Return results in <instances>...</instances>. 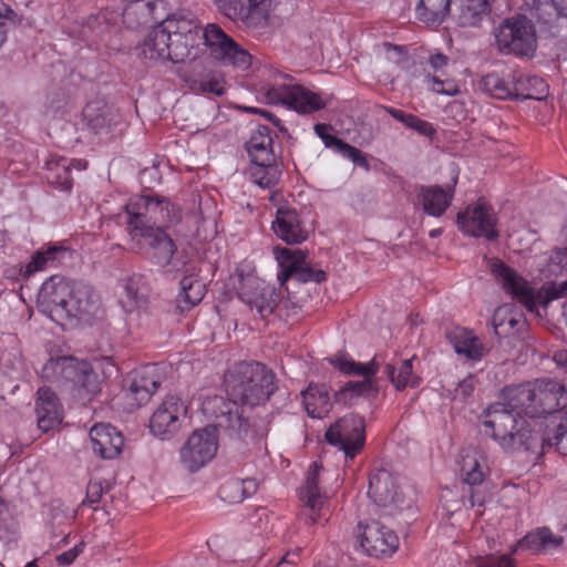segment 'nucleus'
<instances>
[{
    "label": "nucleus",
    "instance_id": "nucleus-1",
    "mask_svg": "<svg viewBox=\"0 0 567 567\" xmlns=\"http://www.w3.org/2000/svg\"><path fill=\"white\" fill-rule=\"evenodd\" d=\"M224 384L228 400L210 398L204 402V411L217 420L226 434L247 436V424L238 404L250 408L265 404L277 390L276 375L260 362L241 361L227 371Z\"/></svg>",
    "mask_w": 567,
    "mask_h": 567
},
{
    "label": "nucleus",
    "instance_id": "nucleus-2",
    "mask_svg": "<svg viewBox=\"0 0 567 567\" xmlns=\"http://www.w3.org/2000/svg\"><path fill=\"white\" fill-rule=\"evenodd\" d=\"M483 425L485 433L505 451L544 452L547 441L544 421L528 419L520 410L511 409L508 399L503 394L501 401L485 410Z\"/></svg>",
    "mask_w": 567,
    "mask_h": 567
},
{
    "label": "nucleus",
    "instance_id": "nucleus-3",
    "mask_svg": "<svg viewBox=\"0 0 567 567\" xmlns=\"http://www.w3.org/2000/svg\"><path fill=\"white\" fill-rule=\"evenodd\" d=\"M37 305L52 320L78 318L86 321L99 310L91 286L59 275L51 276L42 284Z\"/></svg>",
    "mask_w": 567,
    "mask_h": 567
},
{
    "label": "nucleus",
    "instance_id": "nucleus-4",
    "mask_svg": "<svg viewBox=\"0 0 567 567\" xmlns=\"http://www.w3.org/2000/svg\"><path fill=\"white\" fill-rule=\"evenodd\" d=\"M511 409L520 410L528 419L543 421L542 417L554 414L567 405V392L564 385L553 379H539L524 384L503 389Z\"/></svg>",
    "mask_w": 567,
    "mask_h": 567
},
{
    "label": "nucleus",
    "instance_id": "nucleus-5",
    "mask_svg": "<svg viewBox=\"0 0 567 567\" xmlns=\"http://www.w3.org/2000/svg\"><path fill=\"white\" fill-rule=\"evenodd\" d=\"M41 375L47 381L69 390L83 404L101 391L99 375L91 363L73 357L51 358L43 365Z\"/></svg>",
    "mask_w": 567,
    "mask_h": 567
},
{
    "label": "nucleus",
    "instance_id": "nucleus-6",
    "mask_svg": "<svg viewBox=\"0 0 567 567\" xmlns=\"http://www.w3.org/2000/svg\"><path fill=\"white\" fill-rule=\"evenodd\" d=\"M291 78L277 73L272 83H265L260 91L268 103L282 104L300 114H311L323 110L329 99L320 93L312 92L299 84H291Z\"/></svg>",
    "mask_w": 567,
    "mask_h": 567
},
{
    "label": "nucleus",
    "instance_id": "nucleus-7",
    "mask_svg": "<svg viewBox=\"0 0 567 567\" xmlns=\"http://www.w3.org/2000/svg\"><path fill=\"white\" fill-rule=\"evenodd\" d=\"M497 50L505 55L532 59L537 50L535 24L526 16L504 19L494 30Z\"/></svg>",
    "mask_w": 567,
    "mask_h": 567
},
{
    "label": "nucleus",
    "instance_id": "nucleus-8",
    "mask_svg": "<svg viewBox=\"0 0 567 567\" xmlns=\"http://www.w3.org/2000/svg\"><path fill=\"white\" fill-rule=\"evenodd\" d=\"M215 422H217L216 419ZM218 429L223 430L215 423V425L195 430L182 445L179 460L188 472H197L215 457L218 450Z\"/></svg>",
    "mask_w": 567,
    "mask_h": 567
},
{
    "label": "nucleus",
    "instance_id": "nucleus-9",
    "mask_svg": "<svg viewBox=\"0 0 567 567\" xmlns=\"http://www.w3.org/2000/svg\"><path fill=\"white\" fill-rule=\"evenodd\" d=\"M238 297L250 309H256L261 318L270 316L276 310L281 313L287 308V301L281 298L275 287L266 285L252 275L239 277Z\"/></svg>",
    "mask_w": 567,
    "mask_h": 567
},
{
    "label": "nucleus",
    "instance_id": "nucleus-10",
    "mask_svg": "<svg viewBox=\"0 0 567 567\" xmlns=\"http://www.w3.org/2000/svg\"><path fill=\"white\" fill-rule=\"evenodd\" d=\"M324 436L329 444L343 451L346 458L353 460L364 446V417L354 413L347 414L331 424Z\"/></svg>",
    "mask_w": 567,
    "mask_h": 567
},
{
    "label": "nucleus",
    "instance_id": "nucleus-11",
    "mask_svg": "<svg viewBox=\"0 0 567 567\" xmlns=\"http://www.w3.org/2000/svg\"><path fill=\"white\" fill-rule=\"evenodd\" d=\"M203 41L204 50L207 49L215 60L225 65H234L245 70L251 63V55L217 24H207L203 30Z\"/></svg>",
    "mask_w": 567,
    "mask_h": 567
},
{
    "label": "nucleus",
    "instance_id": "nucleus-12",
    "mask_svg": "<svg viewBox=\"0 0 567 567\" xmlns=\"http://www.w3.org/2000/svg\"><path fill=\"white\" fill-rule=\"evenodd\" d=\"M330 363L346 374L363 377L362 381H349L344 386L337 391L334 393L337 402L347 404L355 396H369L374 392L370 379L378 372L380 367V363L375 358L369 363H359L348 358L338 357L330 359Z\"/></svg>",
    "mask_w": 567,
    "mask_h": 567
},
{
    "label": "nucleus",
    "instance_id": "nucleus-13",
    "mask_svg": "<svg viewBox=\"0 0 567 567\" xmlns=\"http://www.w3.org/2000/svg\"><path fill=\"white\" fill-rule=\"evenodd\" d=\"M187 416V405L175 394H168L158 404L150 419V432L164 441L174 437Z\"/></svg>",
    "mask_w": 567,
    "mask_h": 567
},
{
    "label": "nucleus",
    "instance_id": "nucleus-14",
    "mask_svg": "<svg viewBox=\"0 0 567 567\" xmlns=\"http://www.w3.org/2000/svg\"><path fill=\"white\" fill-rule=\"evenodd\" d=\"M456 223L458 229L472 237H483L487 240H495L499 234L496 229L497 217L492 206L483 199L466 206L457 214Z\"/></svg>",
    "mask_w": 567,
    "mask_h": 567
},
{
    "label": "nucleus",
    "instance_id": "nucleus-15",
    "mask_svg": "<svg viewBox=\"0 0 567 567\" xmlns=\"http://www.w3.org/2000/svg\"><path fill=\"white\" fill-rule=\"evenodd\" d=\"M218 10L233 21L248 28H264L268 24L274 0H213Z\"/></svg>",
    "mask_w": 567,
    "mask_h": 567
},
{
    "label": "nucleus",
    "instance_id": "nucleus-16",
    "mask_svg": "<svg viewBox=\"0 0 567 567\" xmlns=\"http://www.w3.org/2000/svg\"><path fill=\"white\" fill-rule=\"evenodd\" d=\"M274 255L279 264L280 271L278 279L284 285L288 279L293 278L299 282H323L327 275L321 269H313L306 261L301 250H292L285 247H275Z\"/></svg>",
    "mask_w": 567,
    "mask_h": 567
},
{
    "label": "nucleus",
    "instance_id": "nucleus-17",
    "mask_svg": "<svg viewBox=\"0 0 567 567\" xmlns=\"http://www.w3.org/2000/svg\"><path fill=\"white\" fill-rule=\"evenodd\" d=\"M368 495L377 506L383 508L386 515L401 512L405 504L395 477L383 468L370 474Z\"/></svg>",
    "mask_w": 567,
    "mask_h": 567
},
{
    "label": "nucleus",
    "instance_id": "nucleus-18",
    "mask_svg": "<svg viewBox=\"0 0 567 567\" xmlns=\"http://www.w3.org/2000/svg\"><path fill=\"white\" fill-rule=\"evenodd\" d=\"M360 546L373 557L391 556L399 547L398 535L379 520L358 525Z\"/></svg>",
    "mask_w": 567,
    "mask_h": 567
},
{
    "label": "nucleus",
    "instance_id": "nucleus-19",
    "mask_svg": "<svg viewBox=\"0 0 567 567\" xmlns=\"http://www.w3.org/2000/svg\"><path fill=\"white\" fill-rule=\"evenodd\" d=\"M488 267L506 293L517 299L528 311L533 312L536 309L537 300L534 289L525 278L499 259L488 260Z\"/></svg>",
    "mask_w": 567,
    "mask_h": 567
},
{
    "label": "nucleus",
    "instance_id": "nucleus-20",
    "mask_svg": "<svg viewBox=\"0 0 567 567\" xmlns=\"http://www.w3.org/2000/svg\"><path fill=\"white\" fill-rule=\"evenodd\" d=\"M132 238H140L143 240L144 247L146 248V255L153 264L162 268H166L173 262V257L177 252V247L163 227H135V235H133Z\"/></svg>",
    "mask_w": 567,
    "mask_h": 567
},
{
    "label": "nucleus",
    "instance_id": "nucleus-21",
    "mask_svg": "<svg viewBox=\"0 0 567 567\" xmlns=\"http://www.w3.org/2000/svg\"><path fill=\"white\" fill-rule=\"evenodd\" d=\"M322 468L318 463H312L308 470L305 484L299 489V499L302 504L299 519L306 525H315L320 516V511L326 503V496L318 485L319 472Z\"/></svg>",
    "mask_w": 567,
    "mask_h": 567
},
{
    "label": "nucleus",
    "instance_id": "nucleus-22",
    "mask_svg": "<svg viewBox=\"0 0 567 567\" xmlns=\"http://www.w3.org/2000/svg\"><path fill=\"white\" fill-rule=\"evenodd\" d=\"M175 13L164 16L148 33L142 45L146 59L169 61L173 34H176Z\"/></svg>",
    "mask_w": 567,
    "mask_h": 567
},
{
    "label": "nucleus",
    "instance_id": "nucleus-23",
    "mask_svg": "<svg viewBox=\"0 0 567 567\" xmlns=\"http://www.w3.org/2000/svg\"><path fill=\"white\" fill-rule=\"evenodd\" d=\"M271 228L277 237L289 245H296L308 238V230L305 228L298 212L288 206L279 207Z\"/></svg>",
    "mask_w": 567,
    "mask_h": 567
},
{
    "label": "nucleus",
    "instance_id": "nucleus-24",
    "mask_svg": "<svg viewBox=\"0 0 567 567\" xmlns=\"http://www.w3.org/2000/svg\"><path fill=\"white\" fill-rule=\"evenodd\" d=\"M90 442L94 454L104 460L116 458L124 446V436L111 424H95L90 430Z\"/></svg>",
    "mask_w": 567,
    "mask_h": 567
},
{
    "label": "nucleus",
    "instance_id": "nucleus-25",
    "mask_svg": "<svg viewBox=\"0 0 567 567\" xmlns=\"http://www.w3.org/2000/svg\"><path fill=\"white\" fill-rule=\"evenodd\" d=\"M164 374L156 364H148L133 372L128 392L137 405L145 404L157 391Z\"/></svg>",
    "mask_w": 567,
    "mask_h": 567
},
{
    "label": "nucleus",
    "instance_id": "nucleus-26",
    "mask_svg": "<svg viewBox=\"0 0 567 567\" xmlns=\"http://www.w3.org/2000/svg\"><path fill=\"white\" fill-rule=\"evenodd\" d=\"M164 0H132L124 8L122 20L128 28H137L150 21L163 19L166 11Z\"/></svg>",
    "mask_w": 567,
    "mask_h": 567
},
{
    "label": "nucleus",
    "instance_id": "nucleus-27",
    "mask_svg": "<svg viewBox=\"0 0 567 567\" xmlns=\"http://www.w3.org/2000/svg\"><path fill=\"white\" fill-rule=\"evenodd\" d=\"M456 178L452 185L442 187L439 185L420 186L417 189V199L425 214L433 217H441L450 207L453 196Z\"/></svg>",
    "mask_w": 567,
    "mask_h": 567
},
{
    "label": "nucleus",
    "instance_id": "nucleus-28",
    "mask_svg": "<svg viewBox=\"0 0 567 567\" xmlns=\"http://www.w3.org/2000/svg\"><path fill=\"white\" fill-rule=\"evenodd\" d=\"M35 412L38 426L42 432L54 429L63 419L62 405L56 394L47 386H42L38 390Z\"/></svg>",
    "mask_w": 567,
    "mask_h": 567
},
{
    "label": "nucleus",
    "instance_id": "nucleus-29",
    "mask_svg": "<svg viewBox=\"0 0 567 567\" xmlns=\"http://www.w3.org/2000/svg\"><path fill=\"white\" fill-rule=\"evenodd\" d=\"M446 339L452 344L458 355H463L471 361H480L485 353L484 346L473 331L454 327L446 331Z\"/></svg>",
    "mask_w": 567,
    "mask_h": 567
},
{
    "label": "nucleus",
    "instance_id": "nucleus-30",
    "mask_svg": "<svg viewBox=\"0 0 567 567\" xmlns=\"http://www.w3.org/2000/svg\"><path fill=\"white\" fill-rule=\"evenodd\" d=\"M176 34L184 38L186 49L189 50V60H196L204 53L203 30L192 18L189 12H175Z\"/></svg>",
    "mask_w": 567,
    "mask_h": 567
},
{
    "label": "nucleus",
    "instance_id": "nucleus-31",
    "mask_svg": "<svg viewBox=\"0 0 567 567\" xmlns=\"http://www.w3.org/2000/svg\"><path fill=\"white\" fill-rule=\"evenodd\" d=\"M82 114L86 125L95 133L109 132L112 125L117 124V110L103 100L89 102Z\"/></svg>",
    "mask_w": 567,
    "mask_h": 567
},
{
    "label": "nucleus",
    "instance_id": "nucleus-32",
    "mask_svg": "<svg viewBox=\"0 0 567 567\" xmlns=\"http://www.w3.org/2000/svg\"><path fill=\"white\" fill-rule=\"evenodd\" d=\"M514 100L543 101L549 94V85L546 81L532 74H518L513 76Z\"/></svg>",
    "mask_w": 567,
    "mask_h": 567
},
{
    "label": "nucleus",
    "instance_id": "nucleus-33",
    "mask_svg": "<svg viewBox=\"0 0 567 567\" xmlns=\"http://www.w3.org/2000/svg\"><path fill=\"white\" fill-rule=\"evenodd\" d=\"M305 409L309 416L322 419L330 412L332 403L324 384L309 385L302 393Z\"/></svg>",
    "mask_w": 567,
    "mask_h": 567
},
{
    "label": "nucleus",
    "instance_id": "nucleus-34",
    "mask_svg": "<svg viewBox=\"0 0 567 567\" xmlns=\"http://www.w3.org/2000/svg\"><path fill=\"white\" fill-rule=\"evenodd\" d=\"M179 285L181 291L176 298V302L182 311L192 309L203 300L206 288L198 275L194 272L185 275Z\"/></svg>",
    "mask_w": 567,
    "mask_h": 567
},
{
    "label": "nucleus",
    "instance_id": "nucleus-35",
    "mask_svg": "<svg viewBox=\"0 0 567 567\" xmlns=\"http://www.w3.org/2000/svg\"><path fill=\"white\" fill-rule=\"evenodd\" d=\"M247 152L251 158V162L262 161L268 163L269 161H276L272 152V138L270 136V128L265 125H258L257 128L251 133L249 141L247 142Z\"/></svg>",
    "mask_w": 567,
    "mask_h": 567
},
{
    "label": "nucleus",
    "instance_id": "nucleus-36",
    "mask_svg": "<svg viewBox=\"0 0 567 567\" xmlns=\"http://www.w3.org/2000/svg\"><path fill=\"white\" fill-rule=\"evenodd\" d=\"M118 13L110 10H101L96 14L90 16L83 32H90L95 38L105 41L111 34L118 30Z\"/></svg>",
    "mask_w": 567,
    "mask_h": 567
},
{
    "label": "nucleus",
    "instance_id": "nucleus-37",
    "mask_svg": "<svg viewBox=\"0 0 567 567\" xmlns=\"http://www.w3.org/2000/svg\"><path fill=\"white\" fill-rule=\"evenodd\" d=\"M72 165L73 161L66 157L52 156L47 161V181L56 188L70 190L72 188Z\"/></svg>",
    "mask_w": 567,
    "mask_h": 567
},
{
    "label": "nucleus",
    "instance_id": "nucleus-38",
    "mask_svg": "<svg viewBox=\"0 0 567 567\" xmlns=\"http://www.w3.org/2000/svg\"><path fill=\"white\" fill-rule=\"evenodd\" d=\"M148 290L144 275L134 274L130 276L124 282L125 299L123 303L126 310L133 311L142 307L146 302Z\"/></svg>",
    "mask_w": 567,
    "mask_h": 567
},
{
    "label": "nucleus",
    "instance_id": "nucleus-39",
    "mask_svg": "<svg viewBox=\"0 0 567 567\" xmlns=\"http://www.w3.org/2000/svg\"><path fill=\"white\" fill-rule=\"evenodd\" d=\"M258 489L255 478L230 480L219 488L220 497L229 504H238L254 495Z\"/></svg>",
    "mask_w": 567,
    "mask_h": 567
},
{
    "label": "nucleus",
    "instance_id": "nucleus-40",
    "mask_svg": "<svg viewBox=\"0 0 567 567\" xmlns=\"http://www.w3.org/2000/svg\"><path fill=\"white\" fill-rule=\"evenodd\" d=\"M179 219V212L167 198L150 194L146 224L173 223Z\"/></svg>",
    "mask_w": 567,
    "mask_h": 567
},
{
    "label": "nucleus",
    "instance_id": "nucleus-41",
    "mask_svg": "<svg viewBox=\"0 0 567 567\" xmlns=\"http://www.w3.org/2000/svg\"><path fill=\"white\" fill-rule=\"evenodd\" d=\"M450 4L451 0H420L417 18L429 25H437L450 13Z\"/></svg>",
    "mask_w": 567,
    "mask_h": 567
},
{
    "label": "nucleus",
    "instance_id": "nucleus-42",
    "mask_svg": "<svg viewBox=\"0 0 567 567\" xmlns=\"http://www.w3.org/2000/svg\"><path fill=\"white\" fill-rule=\"evenodd\" d=\"M525 326L524 316L509 311L507 307L498 308L494 313L493 328L497 337L509 336L512 331H519Z\"/></svg>",
    "mask_w": 567,
    "mask_h": 567
},
{
    "label": "nucleus",
    "instance_id": "nucleus-43",
    "mask_svg": "<svg viewBox=\"0 0 567 567\" xmlns=\"http://www.w3.org/2000/svg\"><path fill=\"white\" fill-rule=\"evenodd\" d=\"M251 181L262 188H272L279 182L281 171L275 161L268 163L262 161L251 162L249 168Z\"/></svg>",
    "mask_w": 567,
    "mask_h": 567
},
{
    "label": "nucleus",
    "instance_id": "nucleus-44",
    "mask_svg": "<svg viewBox=\"0 0 567 567\" xmlns=\"http://www.w3.org/2000/svg\"><path fill=\"white\" fill-rule=\"evenodd\" d=\"M563 542L564 538L561 536L554 535L549 528L543 527L527 534L523 539H520L517 546L539 551L548 548H557L563 544Z\"/></svg>",
    "mask_w": 567,
    "mask_h": 567
},
{
    "label": "nucleus",
    "instance_id": "nucleus-45",
    "mask_svg": "<svg viewBox=\"0 0 567 567\" xmlns=\"http://www.w3.org/2000/svg\"><path fill=\"white\" fill-rule=\"evenodd\" d=\"M481 91L498 100L514 99L513 80L506 81L497 73H488L478 82Z\"/></svg>",
    "mask_w": 567,
    "mask_h": 567
},
{
    "label": "nucleus",
    "instance_id": "nucleus-46",
    "mask_svg": "<svg viewBox=\"0 0 567 567\" xmlns=\"http://www.w3.org/2000/svg\"><path fill=\"white\" fill-rule=\"evenodd\" d=\"M379 109L389 113L393 118L401 122L406 127L416 131L423 136L432 138L436 133L435 128L430 122L421 120L414 114L405 113L402 110L385 105H380Z\"/></svg>",
    "mask_w": 567,
    "mask_h": 567
},
{
    "label": "nucleus",
    "instance_id": "nucleus-47",
    "mask_svg": "<svg viewBox=\"0 0 567 567\" xmlns=\"http://www.w3.org/2000/svg\"><path fill=\"white\" fill-rule=\"evenodd\" d=\"M65 254V248L62 246H49L45 249H41L35 251L31 260L27 264L23 277L29 278L37 271L43 270L49 262H53L60 258V256Z\"/></svg>",
    "mask_w": 567,
    "mask_h": 567
},
{
    "label": "nucleus",
    "instance_id": "nucleus-48",
    "mask_svg": "<svg viewBox=\"0 0 567 567\" xmlns=\"http://www.w3.org/2000/svg\"><path fill=\"white\" fill-rule=\"evenodd\" d=\"M150 194L141 195L132 198L125 206L128 215V226L131 228V236L135 235V227H150L151 224H146L147 212H148Z\"/></svg>",
    "mask_w": 567,
    "mask_h": 567
},
{
    "label": "nucleus",
    "instance_id": "nucleus-49",
    "mask_svg": "<svg viewBox=\"0 0 567 567\" xmlns=\"http://www.w3.org/2000/svg\"><path fill=\"white\" fill-rule=\"evenodd\" d=\"M384 373L398 390H402L408 385L416 386L419 384V378L413 374L412 359L402 361L399 368L386 364Z\"/></svg>",
    "mask_w": 567,
    "mask_h": 567
},
{
    "label": "nucleus",
    "instance_id": "nucleus-50",
    "mask_svg": "<svg viewBox=\"0 0 567 567\" xmlns=\"http://www.w3.org/2000/svg\"><path fill=\"white\" fill-rule=\"evenodd\" d=\"M461 476L463 482L471 488L486 484L483 467L473 455H466L463 457Z\"/></svg>",
    "mask_w": 567,
    "mask_h": 567
},
{
    "label": "nucleus",
    "instance_id": "nucleus-51",
    "mask_svg": "<svg viewBox=\"0 0 567 567\" xmlns=\"http://www.w3.org/2000/svg\"><path fill=\"white\" fill-rule=\"evenodd\" d=\"M244 420L246 422V427L248 430L247 436H239L236 434L229 435L230 437H236L239 440H250L254 442H259L266 439L269 432V420L267 417H258L252 421L250 424L248 419L244 416Z\"/></svg>",
    "mask_w": 567,
    "mask_h": 567
},
{
    "label": "nucleus",
    "instance_id": "nucleus-52",
    "mask_svg": "<svg viewBox=\"0 0 567 567\" xmlns=\"http://www.w3.org/2000/svg\"><path fill=\"white\" fill-rule=\"evenodd\" d=\"M477 381L473 374H468L465 379L460 381L455 389L451 392L450 398L453 401L464 403L471 398L476 388Z\"/></svg>",
    "mask_w": 567,
    "mask_h": 567
},
{
    "label": "nucleus",
    "instance_id": "nucleus-53",
    "mask_svg": "<svg viewBox=\"0 0 567 567\" xmlns=\"http://www.w3.org/2000/svg\"><path fill=\"white\" fill-rule=\"evenodd\" d=\"M545 445H555L561 455H567V412L560 417L553 439L546 437Z\"/></svg>",
    "mask_w": 567,
    "mask_h": 567
},
{
    "label": "nucleus",
    "instance_id": "nucleus-54",
    "mask_svg": "<svg viewBox=\"0 0 567 567\" xmlns=\"http://www.w3.org/2000/svg\"><path fill=\"white\" fill-rule=\"evenodd\" d=\"M7 22H11L12 24H21L22 18L18 16L4 2H0V48L7 40Z\"/></svg>",
    "mask_w": 567,
    "mask_h": 567
},
{
    "label": "nucleus",
    "instance_id": "nucleus-55",
    "mask_svg": "<svg viewBox=\"0 0 567 567\" xmlns=\"http://www.w3.org/2000/svg\"><path fill=\"white\" fill-rule=\"evenodd\" d=\"M184 38L173 34L171 44V56L169 61L173 63H182L189 60V50L186 49Z\"/></svg>",
    "mask_w": 567,
    "mask_h": 567
},
{
    "label": "nucleus",
    "instance_id": "nucleus-56",
    "mask_svg": "<svg viewBox=\"0 0 567 567\" xmlns=\"http://www.w3.org/2000/svg\"><path fill=\"white\" fill-rule=\"evenodd\" d=\"M475 565L476 567H515L511 554H504L501 556L488 555L485 557H478L475 560Z\"/></svg>",
    "mask_w": 567,
    "mask_h": 567
},
{
    "label": "nucleus",
    "instance_id": "nucleus-57",
    "mask_svg": "<svg viewBox=\"0 0 567 567\" xmlns=\"http://www.w3.org/2000/svg\"><path fill=\"white\" fill-rule=\"evenodd\" d=\"M340 154L352 161L353 164L364 168L365 171L370 169L367 155L357 147L347 143Z\"/></svg>",
    "mask_w": 567,
    "mask_h": 567
},
{
    "label": "nucleus",
    "instance_id": "nucleus-58",
    "mask_svg": "<svg viewBox=\"0 0 567 567\" xmlns=\"http://www.w3.org/2000/svg\"><path fill=\"white\" fill-rule=\"evenodd\" d=\"M104 493V486L101 481H93L91 480L86 487V497L83 501V505H91L97 504L102 495Z\"/></svg>",
    "mask_w": 567,
    "mask_h": 567
},
{
    "label": "nucleus",
    "instance_id": "nucleus-59",
    "mask_svg": "<svg viewBox=\"0 0 567 567\" xmlns=\"http://www.w3.org/2000/svg\"><path fill=\"white\" fill-rule=\"evenodd\" d=\"M427 79L432 82V90L435 93L445 94V95H455L457 93V86L453 81H443L437 76H430Z\"/></svg>",
    "mask_w": 567,
    "mask_h": 567
},
{
    "label": "nucleus",
    "instance_id": "nucleus-60",
    "mask_svg": "<svg viewBox=\"0 0 567 567\" xmlns=\"http://www.w3.org/2000/svg\"><path fill=\"white\" fill-rule=\"evenodd\" d=\"M200 89L203 92L213 93L218 96L225 93L223 80L219 76H212L210 79L202 81Z\"/></svg>",
    "mask_w": 567,
    "mask_h": 567
},
{
    "label": "nucleus",
    "instance_id": "nucleus-61",
    "mask_svg": "<svg viewBox=\"0 0 567 567\" xmlns=\"http://www.w3.org/2000/svg\"><path fill=\"white\" fill-rule=\"evenodd\" d=\"M488 499L486 484L471 488L470 503L471 506L482 507Z\"/></svg>",
    "mask_w": 567,
    "mask_h": 567
},
{
    "label": "nucleus",
    "instance_id": "nucleus-62",
    "mask_svg": "<svg viewBox=\"0 0 567 567\" xmlns=\"http://www.w3.org/2000/svg\"><path fill=\"white\" fill-rule=\"evenodd\" d=\"M321 140L326 147L333 148L338 153H341L347 144L344 141L329 133H326L323 136H321Z\"/></svg>",
    "mask_w": 567,
    "mask_h": 567
},
{
    "label": "nucleus",
    "instance_id": "nucleus-63",
    "mask_svg": "<svg viewBox=\"0 0 567 567\" xmlns=\"http://www.w3.org/2000/svg\"><path fill=\"white\" fill-rule=\"evenodd\" d=\"M321 140L326 147L333 148L338 153H341L347 144L344 141L329 133H326L323 136H321Z\"/></svg>",
    "mask_w": 567,
    "mask_h": 567
},
{
    "label": "nucleus",
    "instance_id": "nucleus-64",
    "mask_svg": "<svg viewBox=\"0 0 567 567\" xmlns=\"http://www.w3.org/2000/svg\"><path fill=\"white\" fill-rule=\"evenodd\" d=\"M80 553V549L78 548V546L60 554L56 556V561L59 565H63V566H68V565H71L74 559L78 557Z\"/></svg>",
    "mask_w": 567,
    "mask_h": 567
}]
</instances>
